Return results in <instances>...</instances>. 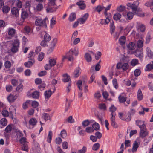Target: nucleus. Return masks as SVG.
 Returning <instances> with one entry per match:
<instances>
[{"label": "nucleus", "mask_w": 153, "mask_h": 153, "mask_svg": "<svg viewBox=\"0 0 153 153\" xmlns=\"http://www.w3.org/2000/svg\"><path fill=\"white\" fill-rule=\"evenodd\" d=\"M48 21L47 18H45L43 20H42L41 19L37 18L35 21V23L36 25L45 27H47L46 22Z\"/></svg>", "instance_id": "1"}, {"label": "nucleus", "mask_w": 153, "mask_h": 153, "mask_svg": "<svg viewBox=\"0 0 153 153\" xmlns=\"http://www.w3.org/2000/svg\"><path fill=\"white\" fill-rule=\"evenodd\" d=\"M19 45V40L18 39L15 40L12 44V47L11 49V51L14 53L18 51Z\"/></svg>", "instance_id": "2"}, {"label": "nucleus", "mask_w": 153, "mask_h": 153, "mask_svg": "<svg viewBox=\"0 0 153 153\" xmlns=\"http://www.w3.org/2000/svg\"><path fill=\"white\" fill-rule=\"evenodd\" d=\"M139 4V2L138 1H135L133 3L131 9L133 12L135 14H137L138 12L141 10L140 8H138Z\"/></svg>", "instance_id": "3"}, {"label": "nucleus", "mask_w": 153, "mask_h": 153, "mask_svg": "<svg viewBox=\"0 0 153 153\" xmlns=\"http://www.w3.org/2000/svg\"><path fill=\"white\" fill-rule=\"evenodd\" d=\"M135 56L138 57L142 61L143 59V50L142 48H140L139 49H136L134 53Z\"/></svg>", "instance_id": "4"}, {"label": "nucleus", "mask_w": 153, "mask_h": 153, "mask_svg": "<svg viewBox=\"0 0 153 153\" xmlns=\"http://www.w3.org/2000/svg\"><path fill=\"white\" fill-rule=\"evenodd\" d=\"M57 39H54L51 42L49 49L48 50L47 53H51L53 50L57 42Z\"/></svg>", "instance_id": "5"}, {"label": "nucleus", "mask_w": 153, "mask_h": 153, "mask_svg": "<svg viewBox=\"0 0 153 153\" xmlns=\"http://www.w3.org/2000/svg\"><path fill=\"white\" fill-rule=\"evenodd\" d=\"M106 15V19H101V22L100 23L102 24H104L105 23V24H108L110 21V19L111 17V15L110 13H108Z\"/></svg>", "instance_id": "6"}, {"label": "nucleus", "mask_w": 153, "mask_h": 153, "mask_svg": "<svg viewBox=\"0 0 153 153\" xmlns=\"http://www.w3.org/2000/svg\"><path fill=\"white\" fill-rule=\"evenodd\" d=\"M88 13H86L84 15L82 18L79 19L78 20L80 24H82L84 23L88 17Z\"/></svg>", "instance_id": "7"}, {"label": "nucleus", "mask_w": 153, "mask_h": 153, "mask_svg": "<svg viewBox=\"0 0 153 153\" xmlns=\"http://www.w3.org/2000/svg\"><path fill=\"white\" fill-rule=\"evenodd\" d=\"M72 53H70V51L67 53L66 55L63 57L62 60L65 59H67L70 61H72L73 60V57Z\"/></svg>", "instance_id": "8"}, {"label": "nucleus", "mask_w": 153, "mask_h": 153, "mask_svg": "<svg viewBox=\"0 0 153 153\" xmlns=\"http://www.w3.org/2000/svg\"><path fill=\"white\" fill-rule=\"evenodd\" d=\"M7 32L8 36L11 37H12L15 35L16 33V30L13 28H9L8 29Z\"/></svg>", "instance_id": "9"}, {"label": "nucleus", "mask_w": 153, "mask_h": 153, "mask_svg": "<svg viewBox=\"0 0 153 153\" xmlns=\"http://www.w3.org/2000/svg\"><path fill=\"white\" fill-rule=\"evenodd\" d=\"M114 114H112V116H111L110 120L111 125L114 128H117V125L116 123L115 119V117Z\"/></svg>", "instance_id": "10"}, {"label": "nucleus", "mask_w": 153, "mask_h": 153, "mask_svg": "<svg viewBox=\"0 0 153 153\" xmlns=\"http://www.w3.org/2000/svg\"><path fill=\"white\" fill-rule=\"evenodd\" d=\"M140 136L142 138H143L148 135V133L146 130V127L142 129H140Z\"/></svg>", "instance_id": "11"}, {"label": "nucleus", "mask_w": 153, "mask_h": 153, "mask_svg": "<svg viewBox=\"0 0 153 153\" xmlns=\"http://www.w3.org/2000/svg\"><path fill=\"white\" fill-rule=\"evenodd\" d=\"M51 114L47 113H44L42 114V117L45 121L48 120H51Z\"/></svg>", "instance_id": "12"}, {"label": "nucleus", "mask_w": 153, "mask_h": 153, "mask_svg": "<svg viewBox=\"0 0 153 153\" xmlns=\"http://www.w3.org/2000/svg\"><path fill=\"white\" fill-rule=\"evenodd\" d=\"M29 60L30 61L25 62L24 63V65L26 67L30 68L35 63V61L34 60H33L32 59H29Z\"/></svg>", "instance_id": "13"}, {"label": "nucleus", "mask_w": 153, "mask_h": 153, "mask_svg": "<svg viewBox=\"0 0 153 153\" xmlns=\"http://www.w3.org/2000/svg\"><path fill=\"white\" fill-rule=\"evenodd\" d=\"M19 94L13 96L12 95H9L7 97V100L10 102H13L18 97Z\"/></svg>", "instance_id": "14"}, {"label": "nucleus", "mask_w": 153, "mask_h": 153, "mask_svg": "<svg viewBox=\"0 0 153 153\" xmlns=\"http://www.w3.org/2000/svg\"><path fill=\"white\" fill-rule=\"evenodd\" d=\"M137 27L142 32H143L145 31V26L140 22H137Z\"/></svg>", "instance_id": "15"}, {"label": "nucleus", "mask_w": 153, "mask_h": 153, "mask_svg": "<svg viewBox=\"0 0 153 153\" xmlns=\"http://www.w3.org/2000/svg\"><path fill=\"white\" fill-rule=\"evenodd\" d=\"M63 79H62V81L64 82H71V79L70 76L68 75L67 74H65L63 75Z\"/></svg>", "instance_id": "16"}, {"label": "nucleus", "mask_w": 153, "mask_h": 153, "mask_svg": "<svg viewBox=\"0 0 153 153\" xmlns=\"http://www.w3.org/2000/svg\"><path fill=\"white\" fill-rule=\"evenodd\" d=\"M19 9L16 7H13L11 9V12L12 15L15 16H19Z\"/></svg>", "instance_id": "17"}, {"label": "nucleus", "mask_w": 153, "mask_h": 153, "mask_svg": "<svg viewBox=\"0 0 153 153\" xmlns=\"http://www.w3.org/2000/svg\"><path fill=\"white\" fill-rule=\"evenodd\" d=\"M146 53L147 56L150 58L153 59V52H152L150 48L147 47L146 49Z\"/></svg>", "instance_id": "18"}, {"label": "nucleus", "mask_w": 153, "mask_h": 153, "mask_svg": "<svg viewBox=\"0 0 153 153\" xmlns=\"http://www.w3.org/2000/svg\"><path fill=\"white\" fill-rule=\"evenodd\" d=\"M37 122L36 119L34 118H31L29 121V124L30 125L32 126V127L30 128H33V127L36 125Z\"/></svg>", "instance_id": "19"}, {"label": "nucleus", "mask_w": 153, "mask_h": 153, "mask_svg": "<svg viewBox=\"0 0 153 153\" xmlns=\"http://www.w3.org/2000/svg\"><path fill=\"white\" fill-rule=\"evenodd\" d=\"M81 73V69L79 67L76 68L74 72V76L75 77H78Z\"/></svg>", "instance_id": "20"}, {"label": "nucleus", "mask_w": 153, "mask_h": 153, "mask_svg": "<svg viewBox=\"0 0 153 153\" xmlns=\"http://www.w3.org/2000/svg\"><path fill=\"white\" fill-rule=\"evenodd\" d=\"M136 125L140 129L146 127V126L143 123V122L141 120H137L136 122Z\"/></svg>", "instance_id": "21"}, {"label": "nucleus", "mask_w": 153, "mask_h": 153, "mask_svg": "<svg viewBox=\"0 0 153 153\" xmlns=\"http://www.w3.org/2000/svg\"><path fill=\"white\" fill-rule=\"evenodd\" d=\"M145 5L147 7H150L151 10L153 12V0H151L146 2Z\"/></svg>", "instance_id": "22"}, {"label": "nucleus", "mask_w": 153, "mask_h": 153, "mask_svg": "<svg viewBox=\"0 0 153 153\" xmlns=\"http://www.w3.org/2000/svg\"><path fill=\"white\" fill-rule=\"evenodd\" d=\"M76 4L79 6L81 9H84L86 7V5L84 1H81L77 2Z\"/></svg>", "instance_id": "23"}, {"label": "nucleus", "mask_w": 153, "mask_h": 153, "mask_svg": "<svg viewBox=\"0 0 153 153\" xmlns=\"http://www.w3.org/2000/svg\"><path fill=\"white\" fill-rule=\"evenodd\" d=\"M139 144L136 141H135L133 143L132 151L133 152H134L137 150L139 146Z\"/></svg>", "instance_id": "24"}, {"label": "nucleus", "mask_w": 153, "mask_h": 153, "mask_svg": "<svg viewBox=\"0 0 153 153\" xmlns=\"http://www.w3.org/2000/svg\"><path fill=\"white\" fill-rule=\"evenodd\" d=\"M16 140L17 141H19L24 137L23 134L20 131H19L17 132L16 134Z\"/></svg>", "instance_id": "25"}, {"label": "nucleus", "mask_w": 153, "mask_h": 153, "mask_svg": "<svg viewBox=\"0 0 153 153\" xmlns=\"http://www.w3.org/2000/svg\"><path fill=\"white\" fill-rule=\"evenodd\" d=\"M117 109L114 106V105H112L109 108L110 111L111 112V116H112V114H114V116H115L116 113L115 112V111Z\"/></svg>", "instance_id": "26"}, {"label": "nucleus", "mask_w": 153, "mask_h": 153, "mask_svg": "<svg viewBox=\"0 0 153 153\" xmlns=\"http://www.w3.org/2000/svg\"><path fill=\"white\" fill-rule=\"evenodd\" d=\"M31 102V101L28 100H26L25 102L23 103L22 105V107L23 109H27L28 106L30 105Z\"/></svg>", "instance_id": "27"}, {"label": "nucleus", "mask_w": 153, "mask_h": 153, "mask_svg": "<svg viewBox=\"0 0 153 153\" xmlns=\"http://www.w3.org/2000/svg\"><path fill=\"white\" fill-rule=\"evenodd\" d=\"M137 99L139 100H141L143 99V96L140 89H138L137 93Z\"/></svg>", "instance_id": "28"}, {"label": "nucleus", "mask_w": 153, "mask_h": 153, "mask_svg": "<svg viewBox=\"0 0 153 153\" xmlns=\"http://www.w3.org/2000/svg\"><path fill=\"white\" fill-rule=\"evenodd\" d=\"M39 93L37 91H35L33 92L31 94V96L34 99H38L39 98Z\"/></svg>", "instance_id": "29"}, {"label": "nucleus", "mask_w": 153, "mask_h": 153, "mask_svg": "<svg viewBox=\"0 0 153 153\" xmlns=\"http://www.w3.org/2000/svg\"><path fill=\"white\" fill-rule=\"evenodd\" d=\"M45 34L44 37V40L48 42L51 40V37L49 34L46 33V32L45 31Z\"/></svg>", "instance_id": "30"}, {"label": "nucleus", "mask_w": 153, "mask_h": 153, "mask_svg": "<svg viewBox=\"0 0 153 153\" xmlns=\"http://www.w3.org/2000/svg\"><path fill=\"white\" fill-rule=\"evenodd\" d=\"M129 50H133L135 49L136 46L134 42L129 43L127 46Z\"/></svg>", "instance_id": "31"}, {"label": "nucleus", "mask_w": 153, "mask_h": 153, "mask_svg": "<svg viewBox=\"0 0 153 153\" xmlns=\"http://www.w3.org/2000/svg\"><path fill=\"white\" fill-rule=\"evenodd\" d=\"M121 16V15L120 13H117L114 15L113 19L114 20L117 21L120 19Z\"/></svg>", "instance_id": "32"}, {"label": "nucleus", "mask_w": 153, "mask_h": 153, "mask_svg": "<svg viewBox=\"0 0 153 153\" xmlns=\"http://www.w3.org/2000/svg\"><path fill=\"white\" fill-rule=\"evenodd\" d=\"M76 19V15L75 13H72L70 15L69 17V20L71 21H74Z\"/></svg>", "instance_id": "33"}, {"label": "nucleus", "mask_w": 153, "mask_h": 153, "mask_svg": "<svg viewBox=\"0 0 153 153\" xmlns=\"http://www.w3.org/2000/svg\"><path fill=\"white\" fill-rule=\"evenodd\" d=\"M12 125L9 124L8 125L6 128L4 130V131L7 133H10L12 130Z\"/></svg>", "instance_id": "34"}, {"label": "nucleus", "mask_w": 153, "mask_h": 153, "mask_svg": "<svg viewBox=\"0 0 153 153\" xmlns=\"http://www.w3.org/2000/svg\"><path fill=\"white\" fill-rule=\"evenodd\" d=\"M126 16L127 20H131L134 16L133 13L132 12H129L127 13Z\"/></svg>", "instance_id": "35"}, {"label": "nucleus", "mask_w": 153, "mask_h": 153, "mask_svg": "<svg viewBox=\"0 0 153 153\" xmlns=\"http://www.w3.org/2000/svg\"><path fill=\"white\" fill-rule=\"evenodd\" d=\"M43 8V5L41 3H39L36 5V10L37 11H40Z\"/></svg>", "instance_id": "36"}, {"label": "nucleus", "mask_w": 153, "mask_h": 153, "mask_svg": "<svg viewBox=\"0 0 153 153\" xmlns=\"http://www.w3.org/2000/svg\"><path fill=\"white\" fill-rule=\"evenodd\" d=\"M92 128L96 131L98 130L100 128L99 124L97 122H95L92 125Z\"/></svg>", "instance_id": "37"}, {"label": "nucleus", "mask_w": 153, "mask_h": 153, "mask_svg": "<svg viewBox=\"0 0 153 153\" xmlns=\"http://www.w3.org/2000/svg\"><path fill=\"white\" fill-rule=\"evenodd\" d=\"M105 8V7L103 6L99 5L95 8V10L96 11L98 12L99 13H100V12Z\"/></svg>", "instance_id": "38"}, {"label": "nucleus", "mask_w": 153, "mask_h": 153, "mask_svg": "<svg viewBox=\"0 0 153 153\" xmlns=\"http://www.w3.org/2000/svg\"><path fill=\"white\" fill-rule=\"evenodd\" d=\"M85 57L86 60L88 62H90L92 60V58L91 55L88 53H86L85 54Z\"/></svg>", "instance_id": "39"}, {"label": "nucleus", "mask_w": 153, "mask_h": 153, "mask_svg": "<svg viewBox=\"0 0 153 153\" xmlns=\"http://www.w3.org/2000/svg\"><path fill=\"white\" fill-rule=\"evenodd\" d=\"M10 8L9 7L7 6H5L2 7V10L3 13H7L10 11Z\"/></svg>", "instance_id": "40"}, {"label": "nucleus", "mask_w": 153, "mask_h": 153, "mask_svg": "<svg viewBox=\"0 0 153 153\" xmlns=\"http://www.w3.org/2000/svg\"><path fill=\"white\" fill-rule=\"evenodd\" d=\"M52 135V132L51 131H50L49 132L47 139V141L49 143H50L51 142Z\"/></svg>", "instance_id": "41"}, {"label": "nucleus", "mask_w": 153, "mask_h": 153, "mask_svg": "<svg viewBox=\"0 0 153 153\" xmlns=\"http://www.w3.org/2000/svg\"><path fill=\"white\" fill-rule=\"evenodd\" d=\"M31 31L30 27L28 26H25L24 29V33L25 34H29Z\"/></svg>", "instance_id": "42"}, {"label": "nucleus", "mask_w": 153, "mask_h": 153, "mask_svg": "<svg viewBox=\"0 0 153 153\" xmlns=\"http://www.w3.org/2000/svg\"><path fill=\"white\" fill-rule=\"evenodd\" d=\"M125 37L124 36L120 37L119 39V42L120 44L121 45H123L125 43Z\"/></svg>", "instance_id": "43"}, {"label": "nucleus", "mask_w": 153, "mask_h": 153, "mask_svg": "<svg viewBox=\"0 0 153 153\" xmlns=\"http://www.w3.org/2000/svg\"><path fill=\"white\" fill-rule=\"evenodd\" d=\"M28 14L26 12H22L21 14V21H23L28 16Z\"/></svg>", "instance_id": "44"}, {"label": "nucleus", "mask_w": 153, "mask_h": 153, "mask_svg": "<svg viewBox=\"0 0 153 153\" xmlns=\"http://www.w3.org/2000/svg\"><path fill=\"white\" fill-rule=\"evenodd\" d=\"M52 94V92L51 90L46 91L44 93L45 97L46 98H48Z\"/></svg>", "instance_id": "45"}, {"label": "nucleus", "mask_w": 153, "mask_h": 153, "mask_svg": "<svg viewBox=\"0 0 153 153\" xmlns=\"http://www.w3.org/2000/svg\"><path fill=\"white\" fill-rule=\"evenodd\" d=\"M91 123V122L89 120L87 119L82 122V124L83 126L86 127L89 126Z\"/></svg>", "instance_id": "46"}, {"label": "nucleus", "mask_w": 153, "mask_h": 153, "mask_svg": "<svg viewBox=\"0 0 153 153\" xmlns=\"http://www.w3.org/2000/svg\"><path fill=\"white\" fill-rule=\"evenodd\" d=\"M0 123L2 125L5 126L7 124V121L5 118H2L0 120Z\"/></svg>", "instance_id": "47"}, {"label": "nucleus", "mask_w": 153, "mask_h": 153, "mask_svg": "<svg viewBox=\"0 0 153 153\" xmlns=\"http://www.w3.org/2000/svg\"><path fill=\"white\" fill-rule=\"evenodd\" d=\"M137 47L140 48L143 46V42L141 40H139L137 42Z\"/></svg>", "instance_id": "48"}, {"label": "nucleus", "mask_w": 153, "mask_h": 153, "mask_svg": "<svg viewBox=\"0 0 153 153\" xmlns=\"http://www.w3.org/2000/svg\"><path fill=\"white\" fill-rule=\"evenodd\" d=\"M126 98L125 97L120 95L118 97L120 103H123L126 100Z\"/></svg>", "instance_id": "49"}, {"label": "nucleus", "mask_w": 153, "mask_h": 153, "mask_svg": "<svg viewBox=\"0 0 153 153\" xmlns=\"http://www.w3.org/2000/svg\"><path fill=\"white\" fill-rule=\"evenodd\" d=\"M85 131L88 133H91L94 131V129L92 127H88L85 128Z\"/></svg>", "instance_id": "50"}, {"label": "nucleus", "mask_w": 153, "mask_h": 153, "mask_svg": "<svg viewBox=\"0 0 153 153\" xmlns=\"http://www.w3.org/2000/svg\"><path fill=\"white\" fill-rule=\"evenodd\" d=\"M23 87V85L22 84L20 83L17 87L16 90L18 92H20L22 91Z\"/></svg>", "instance_id": "51"}, {"label": "nucleus", "mask_w": 153, "mask_h": 153, "mask_svg": "<svg viewBox=\"0 0 153 153\" xmlns=\"http://www.w3.org/2000/svg\"><path fill=\"white\" fill-rule=\"evenodd\" d=\"M60 134L61 137L63 138H65L67 136V133L66 131L64 129L62 130L61 131Z\"/></svg>", "instance_id": "52"}, {"label": "nucleus", "mask_w": 153, "mask_h": 153, "mask_svg": "<svg viewBox=\"0 0 153 153\" xmlns=\"http://www.w3.org/2000/svg\"><path fill=\"white\" fill-rule=\"evenodd\" d=\"M70 51V53H72V54H74L76 56L78 54V50L77 48H75L73 50H71Z\"/></svg>", "instance_id": "53"}, {"label": "nucleus", "mask_w": 153, "mask_h": 153, "mask_svg": "<svg viewBox=\"0 0 153 153\" xmlns=\"http://www.w3.org/2000/svg\"><path fill=\"white\" fill-rule=\"evenodd\" d=\"M22 150L27 151L28 150V145L27 142L22 145Z\"/></svg>", "instance_id": "54"}, {"label": "nucleus", "mask_w": 153, "mask_h": 153, "mask_svg": "<svg viewBox=\"0 0 153 153\" xmlns=\"http://www.w3.org/2000/svg\"><path fill=\"white\" fill-rule=\"evenodd\" d=\"M146 67L149 71L153 69V61L151 62L149 64H148Z\"/></svg>", "instance_id": "55"}, {"label": "nucleus", "mask_w": 153, "mask_h": 153, "mask_svg": "<svg viewBox=\"0 0 153 153\" xmlns=\"http://www.w3.org/2000/svg\"><path fill=\"white\" fill-rule=\"evenodd\" d=\"M50 5H49V4L48 7L46 9V11L47 13L53 12L55 10V9L53 10V8H52L51 7H50Z\"/></svg>", "instance_id": "56"}, {"label": "nucleus", "mask_w": 153, "mask_h": 153, "mask_svg": "<svg viewBox=\"0 0 153 153\" xmlns=\"http://www.w3.org/2000/svg\"><path fill=\"white\" fill-rule=\"evenodd\" d=\"M100 146V145L98 143L94 144L93 146L92 149L94 151L98 150Z\"/></svg>", "instance_id": "57"}, {"label": "nucleus", "mask_w": 153, "mask_h": 153, "mask_svg": "<svg viewBox=\"0 0 153 153\" xmlns=\"http://www.w3.org/2000/svg\"><path fill=\"white\" fill-rule=\"evenodd\" d=\"M87 149L86 147L83 146L81 149L79 150L77 153H85L87 151Z\"/></svg>", "instance_id": "58"}, {"label": "nucleus", "mask_w": 153, "mask_h": 153, "mask_svg": "<svg viewBox=\"0 0 153 153\" xmlns=\"http://www.w3.org/2000/svg\"><path fill=\"white\" fill-rule=\"evenodd\" d=\"M112 83L114 87L116 89L118 87L117 79L116 78L114 79L112 81Z\"/></svg>", "instance_id": "59"}, {"label": "nucleus", "mask_w": 153, "mask_h": 153, "mask_svg": "<svg viewBox=\"0 0 153 153\" xmlns=\"http://www.w3.org/2000/svg\"><path fill=\"white\" fill-rule=\"evenodd\" d=\"M138 60L136 59H133L131 61V64L132 66H135L138 64Z\"/></svg>", "instance_id": "60"}, {"label": "nucleus", "mask_w": 153, "mask_h": 153, "mask_svg": "<svg viewBox=\"0 0 153 153\" xmlns=\"http://www.w3.org/2000/svg\"><path fill=\"white\" fill-rule=\"evenodd\" d=\"M100 109L105 111L106 110V107L104 103L100 104L99 105Z\"/></svg>", "instance_id": "61"}, {"label": "nucleus", "mask_w": 153, "mask_h": 153, "mask_svg": "<svg viewBox=\"0 0 153 153\" xmlns=\"http://www.w3.org/2000/svg\"><path fill=\"white\" fill-rule=\"evenodd\" d=\"M49 63L51 66H54L56 63V60L53 59H51L49 61Z\"/></svg>", "instance_id": "62"}, {"label": "nucleus", "mask_w": 153, "mask_h": 153, "mask_svg": "<svg viewBox=\"0 0 153 153\" xmlns=\"http://www.w3.org/2000/svg\"><path fill=\"white\" fill-rule=\"evenodd\" d=\"M44 56V53H41L39 54L38 59L39 61H41L43 59Z\"/></svg>", "instance_id": "63"}, {"label": "nucleus", "mask_w": 153, "mask_h": 153, "mask_svg": "<svg viewBox=\"0 0 153 153\" xmlns=\"http://www.w3.org/2000/svg\"><path fill=\"white\" fill-rule=\"evenodd\" d=\"M1 113L3 116L4 117H7L9 116V112L7 110H3Z\"/></svg>", "instance_id": "64"}]
</instances>
